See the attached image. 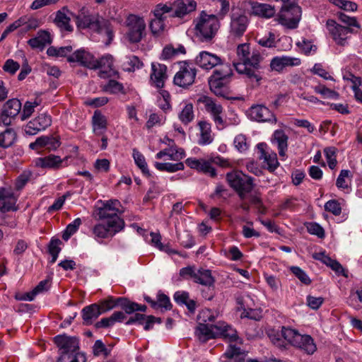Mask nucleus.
I'll list each match as a JSON object with an SVG mask.
<instances>
[{
	"label": "nucleus",
	"mask_w": 362,
	"mask_h": 362,
	"mask_svg": "<svg viewBox=\"0 0 362 362\" xmlns=\"http://www.w3.org/2000/svg\"><path fill=\"white\" fill-rule=\"evenodd\" d=\"M117 301L118 298H114L113 296H108L107 298L100 300L98 304L101 313L103 314L119 306V303Z\"/></svg>",
	"instance_id": "8fccbe9b"
},
{
	"label": "nucleus",
	"mask_w": 362,
	"mask_h": 362,
	"mask_svg": "<svg viewBox=\"0 0 362 362\" xmlns=\"http://www.w3.org/2000/svg\"><path fill=\"white\" fill-rule=\"evenodd\" d=\"M81 223V219L80 218H77L74 219L71 223L68 224V226L66 228V230L63 233V239L65 240H68L70 238V237L78 230Z\"/></svg>",
	"instance_id": "864d4df0"
},
{
	"label": "nucleus",
	"mask_w": 362,
	"mask_h": 362,
	"mask_svg": "<svg viewBox=\"0 0 362 362\" xmlns=\"http://www.w3.org/2000/svg\"><path fill=\"white\" fill-rule=\"evenodd\" d=\"M275 12L274 7L269 4L260 3L252 4L251 13L254 16L269 18L274 16Z\"/></svg>",
	"instance_id": "f704fd0d"
},
{
	"label": "nucleus",
	"mask_w": 362,
	"mask_h": 362,
	"mask_svg": "<svg viewBox=\"0 0 362 362\" xmlns=\"http://www.w3.org/2000/svg\"><path fill=\"white\" fill-rule=\"evenodd\" d=\"M16 139V134L11 128L6 129L0 134V147L8 148L11 146Z\"/></svg>",
	"instance_id": "37998d69"
},
{
	"label": "nucleus",
	"mask_w": 362,
	"mask_h": 362,
	"mask_svg": "<svg viewBox=\"0 0 362 362\" xmlns=\"http://www.w3.org/2000/svg\"><path fill=\"white\" fill-rule=\"evenodd\" d=\"M27 42L32 49L42 52L45 48V30H40L37 35Z\"/></svg>",
	"instance_id": "a19ab883"
},
{
	"label": "nucleus",
	"mask_w": 362,
	"mask_h": 362,
	"mask_svg": "<svg viewBox=\"0 0 362 362\" xmlns=\"http://www.w3.org/2000/svg\"><path fill=\"white\" fill-rule=\"evenodd\" d=\"M269 337L277 347L284 349L288 344L308 354H313L317 349L313 339L308 334H300L298 330L289 327H281V332L270 331Z\"/></svg>",
	"instance_id": "f257e3e1"
},
{
	"label": "nucleus",
	"mask_w": 362,
	"mask_h": 362,
	"mask_svg": "<svg viewBox=\"0 0 362 362\" xmlns=\"http://www.w3.org/2000/svg\"><path fill=\"white\" fill-rule=\"evenodd\" d=\"M161 12H165L171 18L184 19L195 11L197 3L195 0H174L165 4H160Z\"/></svg>",
	"instance_id": "423d86ee"
},
{
	"label": "nucleus",
	"mask_w": 362,
	"mask_h": 362,
	"mask_svg": "<svg viewBox=\"0 0 362 362\" xmlns=\"http://www.w3.org/2000/svg\"><path fill=\"white\" fill-rule=\"evenodd\" d=\"M232 75L230 65H224L223 68L216 69L209 78L211 90L218 96L224 97L226 89L223 81Z\"/></svg>",
	"instance_id": "9b49d317"
},
{
	"label": "nucleus",
	"mask_w": 362,
	"mask_h": 362,
	"mask_svg": "<svg viewBox=\"0 0 362 362\" xmlns=\"http://www.w3.org/2000/svg\"><path fill=\"white\" fill-rule=\"evenodd\" d=\"M218 314L211 310L204 309L198 315V319L201 323L206 324V322H214L217 317Z\"/></svg>",
	"instance_id": "052dcab7"
},
{
	"label": "nucleus",
	"mask_w": 362,
	"mask_h": 362,
	"mask_svg": "<svg viewBox=\"0 0 362 362\" xmlns=\"http://www.w3.org/2000/svg\"><path fill=\"white\" fill-rule=\"evenodd\" d=\"M233 144L235 148L240 153L245 152L250 147L246 136L243 134H240L235 137Z\"/></svg>",
	"instance_id": "5fc2aeb1"
},
{
	"label": "nucleus",
	"mask_w": 362,
	"mask_h": 362,
	"mask_svg": "<svg viewBox=\"0 0 362 362\" xmlns=\"http://www.w3.org/2000/svg\"><path fill=\"white\" fill-rule=\"evenodd\" d=\"M218 328V322L216 325L199 323L196 329L195 334L198 339L204 343L209 339L219 337L221 332Z\"/></svg>",
	"instance_id": "6ab92c4d"
},
{
	"label": "nucleus",
	"mask_w": 362,
	"mask_h": 362,
	"mask_svg": "<svg viewBox=\"0 0 362 362\" xmlns=\"http://www.w3.org/2000/svg\"><path fill=\"white\" fill-rule=\"evenodd\" d=\"M120 206L121 204L118 200L106 201L102 206L95 210V217L100 221H105L110 224V226L123 229L125 226L124 221L118 215L122 213L119 209Z\"/></svg>",
	"instance_id": "20e7f679"
},
{
	"label": "nucleus",
	"mask_w": 362,
	"mask_h": 362,
	"mask_svg": "<svg viewBox=\"0 0 362 362\" xmlns=\"http://www.w3.org/2000/svg\"><path fill=\"white\" fill-rule=\"evenodd\" d=\"M150 78L156 88H163L164 86L165 81L168 78L167 66L165 64L158 62H152Z\"/></svg>",
	"instance_id": "b1692460"
},
{
	"label": "nucleus",
	"mask_w": 362,
	"mask_h": 362,
	"mask_svg": "<svg viewBox=\"0 0 362 362\" xmlns=\"http://www.w3.org/2000/svg\"><path fill=\"white\" fill-rule=\"evenodd\" d=\"M249 115L252 120L257 122H267L269 124L277 122L275 115L263 105H252L250 108Z\"/></svg>",
	"instance_id": "a211bd4d"
},
{
	"label": "nucleus",
	"mask_w": 362,
	"mask_h": 362,
	"mask_svg": "<svg viewBox=\"0 0 362 362\" xmlns=\"http://www.w3.org/2000/svg\"><path fill=\"white\" fill-rule=\"evenodd\" d=\"M263 60V57L257 50H253L250 53V55L244 59L241 63L236 64H244L245 66H250L255 69H261V62Z\"/></svg>",
	"instance_id": "79ce46f5"
},
{
	"label": "nucleus",
	"mask_w": 362,
	"mask_h": 362,
	"mask_svg": "<svg viewBox=\"0 0 362 362\" xmlns=\"http://www.w3.org/2000/svg\"><path fill=\"white\" fill-rule=\"evenodd\" d=\"M62 241L58 238H52L49 244V252L52 255L51 262L54 263L57 259L58 255L61 250L59 245Z\"/></svg>",
	"instance_id": "4d7b16f0"
},
{
	"label": "nucleus",
	"mask_w": 362,
	"mask_h": 362,
	"mask_svg": "<svg viewBox=\"0 0 362 362\" xmlns=\"http://www.w3.org/2000/svg\"><path fill=\"white\" fill-rule=\"evenodd\" d=\"M76 24L79 29H89L92 32L105 35L109 41L114 37L110 22L98 15H75Z\"/></svg>",
	"instance_id": "7ed1b4c3"
},
{
	"label": "nucleus",
	"mask_w": 362,
	"mask_h": 362,
	"mask_svg": "<svg viewBox=\"0 0 362 362\" xmlns=\"http://www.w3.org/2000/svg\"><path fill=\"white\" fill-rule=\"evenodd\" d=\"M123 88L124 87L122 83L115 80H110L104 86L103 90L110 93H117L122 92Z\"/></svg>",
	"instance_id": "774afa93"
},
{
	"label": "nucleus",
	"mask_w": 362,
	"mask_h": 362,
	"mask_svg": "<svg viewBox=\"0 0 362 362\" xmlns=\"http://www.w3.org/2000/svg\"><path fill=\"white\" fill-rule=\"evenodd\" d=\"M72 49L73 48L70 45L60 47L50 46L47 49V54L49 57H66L67 54L72 51Z\"/></svg>",
	"instance_id": "3c124183"
},
{
	"label": "nucleus",
	"mask_w": 362,
	"mask_h": 362,
	"mask_svg": "<svg viewBox=\"0 0 362 362\" xmlns=\"http://www.w3.org/2000/svg\"><path fill=\"white\" fill-rule=\"evenodd\" d=\"M229 33L233 38H240L245 33L250 20L244 12H233L230 14Z\"/></svg>",
	"instance_id": "ddd939ff"
},
{
	"label": "nucleus",
	"mask_w": 362,
	"mask_h": 362,
	"mask_svg": "<svg viewBox=\"0 0 362 362\" xmlns=\"http://www.w3.org/2000/svg\"><path fill=\"white\" fill-rule=\"evenodd\" d=\"M199 102L204 105L206 111L210 115L218 130H222L228 126L226 121L223 118V108L220 103L206 95L200 97Z\"/></svg>",
	"instance_id": "9d476101"
},
{
	"label": "nucleus",
	"mask_w": 362,
	"mask_h": 362,
	"mask_svg": "<svg viewBox=\"0 0 362 362\" xmlns=\"http://www.w3.org/2000/svg\"><path fill=\"white\" fill-rule=\"evenodd\" d=\"M257 42L264 47H274L276 46L275 35L272 33H269L268 35L257 39Z\"/></svg>",
	"instance_id": "69168bd1"
},
{
	"label": "nucleus",
	"mask_w": 362,
	"mask_h": 362,
	"mask_svg": "<svg viewBox=\"0 0 362 362\" xmlns=\"http://www.w3.org/2000/svg\"><path fill=\"white\" fill-rule=\"evenodd\" d=\"M42 100L40 97H36L33 100H28L24 103L21 111V120H25L30 117L35 111V108L40 106Z\"/></svg>",
	"instance_id": "58836bf2"
},
{
	"label": "nucleus",
	"mask_w": 362,
	"mask_h": 362,
	"mask_svg": "<svg viewBox=\"0 0 362 362\" xmlns=\"http://www.w3.org/2000/svg\"><path fill=\"white\" fill-rule=\"evenodd\" d=\"M94 62L95 66L91 69H103L99 72V76L100 78H105L108 76V72L112 70L113 67V57L110 54H106L97 59L94 58Z\"/></svg>",
	"instance_id": "2f4dec72"
},
{
	"label": "nucleus",
	"mask_w": 362,
	"mask_h": 362,
	"mask_svg": "<svg viewBox=\"0 0 362 362\" xmlns=\"http://www.w3.org/2000/svg\"><path fill=\"white\" fill-rule=\"evenodd\" d=\"M57 362H87L83 352L60 354Z\"/></svg>",
	"instance_id": "a18cd8bd"
},
{
	"label": "nucleus",
	"mask_w": 362,
	"mask_h": 362,
	"mask_svg": "<svg viewBox=\"0 0 362 362\" xmlns=\"http://www.w3.org/2000/svg\"><path fill=\"white\" fill-rule=\"evenodd\" d=\"M22 104L18 99L8 100L2 107L0 112V125L9 126L12 120L21 115Z\"/></svg>",
	"instance_id": "4468645a"
},
{
	"label": "nucleus",
	"mask_w": 362,
	"mask_h": 362,
	"mask_svg": "<svg viewBox=\"0 0 362 362\" xmlns=\"http://www.w3.org/2000/svg\"><path fill=\"white\" fill-rule=\"evenodd\" d=\"M71 16L75 18V15L72 12L69 11L66 7H63L61 10L56 12L54 23L61 31L71 33L74 30L73 26L70 23Z\"/></svg>",
	"instance_id": "5701e85b"
},
{
	"label": "nucleus",
	"mask_w": 362,
	"mask_h": 362,
	"mask_svg": "<svg viewBox=\"0 0 362 362\" xmlns=\"http://www.w3.org/2000/svg\"><path fill=\"white\" fill-rule=\"evenodd\" d=\"M195 62L200 68L205 70H211L217 66L223 68V66L228 65L225 63L224 59L207 51L199 52L195 58Z\"/></svg>",
	"instance_id": "dca6fc26"
},
{
	"label": "nucleus",
	"mask_w": 362,
	"mask_h": 362,
	"mask_svg": "<svg viewBox=\"0 0 362 362\" xmlns=\"http://www.w3.org/2000/svg\"><path fill=\"white\" fill-rule=\"evenodd\" d=\"M53 340L60 354L81 352L79 339L77 337L58 334L54 337Z\"/></svg>",
	"instance_id": "2eb2a0df"
},
{
	"label": "nucleus",
	"mask_w": 362,
	"mask_h": 362,
	"mask_svg": "<svg viewBox=\"0 0 362 362\" xmlns=\"http://www.w3.org/2000/svg\"><path fill=\"white\" fill-rule=\"evenodd\" d=\"M313 90L316 93L322 95L325 98L336 99L339 97L338 93L327 88L324 85H318L313 87Z\"/></svg>",
	"instance_id": "6e6d98bb"
},
{
	"label": "nucleus",
	"mask_w": 362,
	"mask_h": 362,
	"mask_svg": "<svg viewBox=\"0 0 362 362\" xmlns=\"http://www.w3.org/2000/svg\"><path fill=\"white\" fill-rule=\"evenodd\" d=\"M45 129V115L42 114L30 120L25 127V133L28 135H35Z\"/></svg>",
	"instance_id": "473e14b6"
},
{
	"label": "nucleus",
	"mask_w": 362,
	"mask_h": 362,
	"mask_svg": "<svg viewBox=\"0 0 362 362\" xmlns=\"http://www.w3.org/2000/svg\"><path fill=\"white\" fill-rule=\"evenodd\" d=\"M199 129V137L198 144L201 146H206L211 144L214 141V136L211 131V123L201 120L198 122Z\"/></svg>",
	"instance_id": "7c9ffc66"
},
{
	"label": "nucleus",
	"mask_w": 362,
	"mask_h": 362,
	"mask_svg": "<svg viewBox=\"0 0 362 362\" xmlns=\"http://www.w3.org/2000/svg\"><path fill=\"white\" fill-rule=\"evenodd\" d=\"M29 148L40 154L45 151V136H41L36 139L34 142L29 144Z\"/></svg>",
	"instance_id": "0e129e2a"
},
{
	"label": "nucleus",
	"mask_w": 362,
	"mask_h": 362,
	"mask_svg": "<svg viewBox=\"0 0 362 362\" xmlns=\"http://www.w3.org/2000/svg\"><path fill=\"white\" fill-rule=\"evenodd\" d=\"M101 314V310L97 303L84 307L81 310L83 324L86 325H91L93 320L97 319Z\"/></svg>",
	"instance_id": "72a5a7b5"
},
{
	"label": "nucleus",
	"mask_w": 362,
	"mask_h": 362,
	"mask_svg": "<svg viewBox=\"0 0 362 362\" xmlns=\"http://www.w3.org/2000/svg\"><path fill=\"white\" fill-rule=\"evenodd\" d=\"M226 180L230 187L238 193L242 199H245L246 194L250 193L254 187L253 178L240 171L228 173Z\"/></svg>",
	"instance_id": "6e6552de"
},
{
	"label": "nucleus",
	"mask_w": 362,
	"mask_h": 362,
	"mask_svg": "<svg viewBox=\"0 0 362 362\" xmlns=\"http://www.w3.org/2000/svg\"><path fill=\"white\" fill-rule=\"evenodd\" d=\"M196 69L189 63L182 62L180 70L174 76V83L180 87L186 88L191 86L195 80Z\"/></svg>",
	"instance_id": "f8f14e48"
},
{
	"label": "nucleus",
	"mask_w": 362,
	"mask_h": 362,
	"mask_svg": "<svg viewBox=\"0 0 362 362\" xmlns=\"http://www.w3.org/2000/svg\"><path fill=\"white\" fill-rule=\"evenodd\" d=\"M194 35L202 42H211L220 28V21L216 15L201 11L194 20Z\"/></svg>",
	"instance_id": "f03ea898"
},
{
	"label": "nucleus",
	"mask_w": 362,
	"mask_h": 362,
	"mask_svg": "<svg viewBox=\"0 0 362 362\" xmlns=\"http://www.w3.org/2000/svg\"><path fill=\"white\" fill-rule=\"evenodd\" d=\"M106 117L98 110L92 117L93 131L96 135H102L107 129Z\"/></svg>",
	"instance_id": "c9c22d12"
},
{
	"label": "nucleus",
	"mask_w": 362,
	"mask_h": 362,
	"mask_svg": "<svg viewBox=\"0 0 362 362\" xmlns=\"http://www.w3.org/2000/svg\"><path fill=\"white\" fill-rule=\"evenodd\" d=\"M299 58L290 56H278L272 58L270 62V69L272 71L281 73L286 67L297 66L300 64Z\"/></svg>",
	"instance_id": "aec40b11"
},
{
	"label": "nucleus",
	"mask_w": 362,
	"mask_h": 362,
	"mask_svg": "<svg viewBox=\"0 0 362 362\" xmlns=\"http://www.w3.org/2000/svg\"><path fill=\"white\" fill-rule=\"evenodd\" d=\"M195 283L208 286L210 291L211 287L214 286V279L211 272L209 269H199L197 270L196 276L193 280Z\"/></svg>",
	"instance_id": "e433bc0d"
},
{
	"label": "nucleus",
	"mask_w": 362,
	"mask_h": 362,
	"mask_svg": "<svg viewBox=\"0 0 362 362\" xmlns=\"http://www.w3.org/2000/svg\"><path fill=\"white\" fill-rule=\"evenodd\" d=\"M301 18V8L295 2L287 1L283 4L278 16V22L289 29L296 28Z\"/></svg>",
	"instance_id": "1a4fd4ad"
},
{
	"label": "nucleus",
	"mask_w": 362,
	"mask_h": 362,
	"mask_svg": "<svg viewBox=\"0 0 362 362\" xmlns=\"http://www.w3.org/2000/svg\"><path fill=\"white\" fill-rule=\"evenodd\" d=\"M122 229L117 228L116 226H110L107 222L96 223L91 228L92 235L95 240L105 239L112 238L116 233Z\"/></svg>",
	"instance_id": "412c9836"
},
{
	"label": "nucleus",
	"mask_w": 362,
	"mask_h": 362,
	"mask_svg": "<svg viewBox=\"0 0 362 362\" xmlns=\"http://www.w3.org/2000/svg\"><path fill=\"white\" fill-rule=\"evenodd\" d=\"M335 6L346 11H354L357 9L356 3L346 0H332Z\"/></svg>",
	"instance_id": "338daca9"
},
{
	"label": "nucleus",
	"mask_w": 362,
	"mask_h": 362,
	"mask_svg": "<svg viewBox=\"0 0 362 362\" xmlns=\"http://www.w3.org/2000/svg\"><path fill=\"white\" fill-rule=\"evenodd\" d=\"M234 66L239 74L246 75L248 78L256 81L257 83H259L262 80V76L259 71V69L245 66L244 64H234Z\"/></svg>",
	"instance_id": "4c0bfd02"
},
{
	"label": "nucleus",
	"mask_w": 362,
	"mask_h": 362,
	"mask_svg": "<svg viewBox=\"0 0 362 362\" xmlns=\"http://www.w3.org/2000/svg\"><path fill=\"white\" fill-rule=\"evenodd\" d=\"M94 56L84 49L75 51L68 57V62H77L81 66L91 69L95 66Z\"/></svg>",
	"instance_id": "393cba45"
},
{
	"label": "nucleus",
	"mask_w": 362,
	"mask_h": 362,
	"mask_svg": "<svg viewBox=\"0 0 362 362\" xmlns=\"http://www.w3.org/2000/svg\"><path fill=\"white\" fill-rule=\"evenodd\" d=\"M250 300L248 295L239 297L237 298V303L239 305L238 310H243L241 317H247L249 319L259 320L261 318L260 313L252 308H248L247 301Z\"/></svg>",
	"instance_id": "c85d7f7f"
},
{
	"label": "nucleus",
	"mask_w": 362,
	"mask_h": 362,
	"mask_svg": "<svg viewBox=\"0 0 362 362\" xmlns=\"http://www.w3.org/2000/svg\"><path fill=\"white\" fill-rule=\"evenodd\" d=\"M143 64L139 58L135 55L127 57V62L124 63V69L127 71H134L142 66Z\"/></svg>",
	"instance_id": "603ef678"
},
{
	"label": "nucleus",
	"mask_w": 362,
	"mask_h": 362,
	"mask_svg": "<svg viewBox=\"0 0 362 362\" xmlns=\"http://www.w3.org/2000/svg\"><path fill=\"white\" fill-rule=\"evenodd\" d=\"M125 25L127 30L124 34V38L129 43H139L146 36V25L143 18L130 14L126 19Z\"/></svg>",
	"instance_id": "0eeeda50"
},
{
	"label": "nucleus",
	"mask_w": 362,
	"mask_h": 362,
	"mask_svg": "<svg viewBox=\"0 0 362 362\" xmlns=\"http://www.w3.org/2000/svg\"><path fill=\"white\" fill-rule=\"evenodd\" d=\"M185 48L182 45H179L177 48H175L171 45L164 47L161 54L163 59H170L178 56L180 54H185Z\"/></svg>",
	"instance_id": "de8ad7c7"
},
{
	"label": "nucleus",
	"mask_w": 362,
	"mask_h": 362,
	"mask_svg": "<svg viewBox=\"0 0 362 362\" xmlns=\"http://www.w3.org/2000/svg\"><path fill=\"white\" fill-rule=\"evenodd\" d=\"M32 173L29 170H24L16 180L15 187L18 190H21L24 187L27 182L30 180Z\"/></svg>",
	"instance_id": "bf43d9fd"
},
{
	"label": "nucleus",
	"mask_w": 362,
	"mask_h": 362,
	"mask_svg": "<svg viewBox=\"0 0 362 362\" xmlns=\"http://www.w3.org/2000/svg\"><path fill=\"white\" fill-rule=\"evenodd\" d=\"M159 8H160V4L155 6L153 13L156 18L151 21L149 25L151 33L154 35H158L165 28L164 21L166 17L164 15L167 13L165 12H161Z\"/></svg>",
	"instance_id": "cd10ccee"
},
{
	"label": "nucleus",
	"mask_w": 362,
	"mask_h": 362,
	"mask_svg": "<svg viewBox=\"0 0 362 362\" xmlns=\"http://www.w3.org/2000/svg\"><path fill=\"white\" fill-rule=\"evenodd\" d=\"M132 156L136 165L141 169L143 174L146 176H150V171L148 168V165L143 154L141 153L136 148H134Z\"/></svg>",
	"instance_id": "09e8293b"
},
{
	"label": "nucleus",
	"mask_w": 362,
	"mask_h": 362,
	"mask_svg": "<svg viewBox=\"0 0 362 362\" xmlns=\"http://www.w3.org/2000/svg\"><path fill=\"white\" fill-rule=\"evenodd\" d=\"M16 201L17 198L11 189H0V211L6 212L16 210Z\"/></svg>",
	"instance_id": "bb28decb"
},
{
	"label": "nucleus",
	"mask_w": 362,
	"mask_h": 362,
	"mask_svg": "<svg viewBox=\"0 0 362 362\" xmlns=\"http://www.w3.org/2000/svg\"><path fill=\"white\" fill-rule=\"evenodd\" d=\"M324 153L330 169H334L337 165L336 148L334 147L325 148Z\"/></svg>",
	"instance_id": "e2e57ef3"
},
{
	"label": "nucleus",
	"mask_w": 362,
	"mask_h": 362,
	"mask_svg": "<svg viewBox=\"0 0 362 362\" xmlns=\"http://www.w3.org/2000/svg\"><path fill=\"white\" fill-rule=\"evenodd\" d=\"M257 148L259 154V158L264 160V163L267 165V168L269 172H274L279 165L276 153L272 151L269 152L267 150V145L264 143L258 144Z\"/></svg>",
	"instance_id": "4be33fe9"
},
{
	"label": "nucleus",
	"mask_w": 362,
	"mask_h": 362,
	"mask_svg": "<svg viewBox=\"0 0 362 362\" xmlns=\"http://www.w3.org/2000/svg\"><path fill=\"white\" fill-rule=\"evenodd\" d=\"M218 328L221 329L219 337L228 339L230 343L236 342L239 340L236 331L230 326H228L223 322H218ZM241 349L235 344H230L225 353L221 356L223 362H240Z\"/></svg>",
	"instance_id": "39448f33"
},
{
	"label": "nucleus",
	"mask_w": 362,
	"mask_h": 362,
	"mask_svg": "<svg viewBox=\"0 0 362 362\" xmlns=\"http://www.w3.org/2000/svg\"><path fill=\"white\" fill-rule=\"evenodd\" d=\"M178 117L184 124L190 123L194 117L192 104L185 103L182 110L178 115Z\"/></svg>",
	"instance_id": "c03bdc74"
},
{
	"label": "nucleus",
	"mask_w": 362,
	"mask_h": 362,
	"mask_svg": "<svg viewBox=\"0 0 362 362\" xmlns=\"http://www.w3.org/2000/svg\"><path fill=\"white\" fill-rule=\"evenodd\" d=\"M327 27L333 40L337 44L340 45H344L346 44L348 34L355 32L353 28L337 24L334 20H328L327 21Z\"/></svg>",
	"instance_id": "f3484780"
},
{
	"label": "nucleus",
	"mask_w": 362,
	"mask_h": 362,
	"mask_svg": "<svg viewBox=\"0 0 362 362\" xmlns=\"http://www.w3.org/2000/svg\"><path fill=\"white\" fill-rule=\"evenodd\" d=\"M119 306L121 307L126 313L131 314L136 311L138 303L131 302L128 299L122 297L118 298Z\"/></svg>",
	"instance_id": "13d9d810"
},
{
	"label": "nucleus",
	"mask_w": 362,
	"mask_h": 362,
	"mask_svg": "<svg viewBox=\"0 0 362 362\" xmlns=\"http://www.w3.org/2000/svg\"><path fill=\"white\" fill-rule=\"evenodd\" d=\"M290 270L303 284L309 285L311 283L309 276L299 267L292 266L290 267Z\"/></svg>",
	"instance_id": "680f3d73"
},
{
	"label": "nucleus",
	"mask_w": 362,
	"mask_h": 362,
	"mask_svg": "<svg viewBox=\"0 0 362 362\" xmlns=\"http://www.w3.org/2000/svg\"><path fill=\"white\" fill-rule=\"evenodd\" d=\"M185 163L190 168L196 169L199 172L209 175L211 177H214L216 175V170L208 160L189 158L185 160Z\"/></svg>",
	"instance_id": "a878e982"
},
{
	"label": "nucleus",
	"mask_w": 362,
	"mask_h": 362,
	"mask_svg": "<svg viewBox=\"0 0 362 362\" xmlns=\"http://www.w3.org/2000/svg\"><path fill=\"white\" fill-rule=\"evenodd\" d=\"M45 291V280H42L31 291L25 293H17L15 298L18 300L32 301L37 295L42 293Z\"/></svg>",
	"instance_id": "ea45409f"
},
{
	"label": "nucleus",
	"mask_w": 362,
	"mask_h": 362,
	"mask_svg": "<svg viewBox=\"0 0 362 362\" xmlns=\"http://www.w3.org/2000/svg\"><path fill=\"white\" fill-rule=\"evenodd\" d=\"M288 136L282 129L275 130L272 135V143L276 145L281 157H285L288 149Z\"/></svg>",
	"instance_id": "c756f323"
},
{
	"label": "nucleus",
	"mask_w": 362,
	"mask_h": 362,
	"mask_svg": "<svg viewBox=\"0 0 362 362\" xmlns=\"http://www.w3.org/2000/svg\"><path fill=\"white\" fill-rule=\"evenodd\" d=\"M154 166L159 171H165L168 173H175L182 170L185 168L184 164L181 162L176 163L156 162Z\"/></svg>",
	"instance_id": "49530a36"
}]
</instances>
